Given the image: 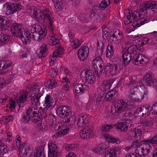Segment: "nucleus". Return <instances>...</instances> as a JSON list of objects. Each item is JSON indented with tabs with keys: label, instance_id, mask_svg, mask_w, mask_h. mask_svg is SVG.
Returning <instances> with one entry per match:
<instances>
[{
	"label": "nucleus",
	"instance_id": "obj_1",
	"mask_svg": "<svg viewBox=\"0 0 157 157\" xmlns=\"http://www.w3.org/2000/svg\"><path fill=\"white\" fill-rule=\"evenodd\" d=\"M140 12L139 13L140 17L139 20L134 21L132 24L134 27H138L142 25L147 23L149 20L147 17V11L148 9H153L152 11L157 12V2L153 1H146L140 6Z\"/></svg>",
	"mask_w": 157,
	"mask_h": 157
},
{
	"label": "nucleus",
	"instance_id": "obj_2",
	"mask_svg": "<svg viewBox=\"0 0 157 157\" xmlns=\"http://www.w3.org/2000/svg\"><path fill=\"white\" fill-rule=\"evenodd\" d=\"M114 81L113 79L104 81L102 85L101 86L102 90L104 91V93L106 94L105 98L106 101L113 100L116 98L118 95V92L116 90H112L111 91H109L110 87L113 84Z\"/></svg>",
	"mask_w": 157,
	"mask_h": 157
},
{
	"label": "nucleus",
	"instance_id": "obj_3",
	"mask_svg": "<svg viewBox=\"0 0 157 157\" xmlns=\"http://www.w3.org/2000/svg\"><path fill=\"white\" fill-rule=\"evenodd\" d=\"M128 105L123 100L119 99L114 107L111 109V112L113 114L121 113L122 115L126 117L129 115V112L128 110Z\"/></svg>",
	"mask_w": 157,
	"mask_h": 157
},
{
	"label": "nucleus",
	"instance_id": "obj_4",
	"mask_svg": "<svg viewBox=\"0 0 157 157\" xmlns=\"http://www.w3.org/2000/svg\"><path fill=\"white\" fill-rule=\"evenodd\" d=\"M39 111L33 107L29 108L27 110L25 114L23 116L22 121L24 123H27L29 120H32L34 122L40 121L39 116Z\"/></svg>",
	"mask_w": 157,
	"mask_h": 157
},
{
	"label": "nucleus",
	"instance_id": "obj_5",
	"mask_svg": "<svg viewBox=\"0 0 157 157\" xmlns=\"http://www.w3.org/2000/svg\"><path fill=\"white\" fill-rule=\"evenodd\" d=\"M34 17L38 22L41 23H43L45 20H48L49 22L48 28L50 29H52V23L54 21V19L51 15V13L48 10H44L43 14H38L34 16Z\"/></svg>",
	"mask_w": 157,
	"mask_h": 157
},
{
	"label": "nucleus",
	"instance_id": "obj_6",
	"mask_svg": "<svg viewBox=\"0 0 157 157\" xmlns=\"http://www.w3.org/2000/svg\"><path fill=\"white\" fill-rule=\"evenodd\" d=\"M102 62L101 57H96L94 59L92 64V67L94 74L99 77L101 75L104 70V64L101 63Z\"/></svg>",
	"mask_w": 157,
	"mask_h": 157
},
{
	"label": "nucleus",
	"instance_id": "obj_7",
	"mask_svg": "<svg viewBox=\"0 0 157 157\" xmlns=\"http://www.w3.org/2000/svg\"><path fill=\"white\" fill-rule=\"evenodd\" d=\"M149 61V59L145 55L140 53L133 56L132 62L135 65L142 66L145 65Z\"/></svg>",
	"mask_w": 157,
	"mask_h": 157
},
{
	"label": "nucleus",
	"instance_id": "obj_8",
	"mask_svg": "<svg viewBox=\"0 0 157 157\" xmlns=\"http://www.w3.org/2000/svg\"><path fill=\"white\" fill-rule=\"evenodd\" d=\"M84 75L85 77H84V79L86 83L92 84L95 81L96 77L92 71L87 69L82 71L80 74L81 77H83V75Z\"/></svg>",
	"mask_w": 157,
	"mask_h": 157
},
{
	"label": "nucleus",
	"instance_id": "obj_9",
	"mask_svg": "<svg viewBox=\"0 0 157 157\" xmlns=\"http://www.w3.org/2000/svg\"><path fill=\"white\" fill-rule=\"evenodd\" d=\"M19 154L21 157H30L33 154V151L27 144H21L19 147Z\"/></svg>",
	"mask_w": 157,
	"mask_h": 157
},
{
	"label": "nucleus",
	"instance_id": "obj_10",
	"mask_svg": "<svg viewBox=\"0 0 157 157\" xmlns=\"http://www.w3.org/2000/svg\"><path fill=\"white\" fill-rule=\"evenodd\" d=\"M143 83L146 86H157V80L153 77L152 73H148L143 78Z\"/></svg>",
	"mask_w": 157,
	"mask_h": 157
},
{
	"label": "nucleus",
	"instance_id": "obj_11",
	"mask_svg": "<svg viewBox=\"0 0 157 157\" xmlns=\"http://www.w3.org/2000/svg\"><path fill=\"white\" fill-rule=\"evenodd\" d=\"M36 92H32L31 94H29V99L31 101V104L32 105H36V106L40 105L39 98L43 95V93L40 91V89H38Z\"/></svg>",
	"mask_w": 157,
	"mask_h": 157
},
{
	"label": "nucleus",
	"instance_id": "obj_12",
	"mask_svg": "<svg viewBox=\"0 0 157 157\" xmlns=\"http://www.w3.org/2000/svg\"><path fill=\"white\" fill-rule=\"evenodd\" d=\"M72 113L70 108L69 106H60L58 107L56 110L57 115L62 117H65L67 116L71 115Z\"/></svg>",
	"mask_w": 157,
	"mask_h": 157
},
{
	"label": "nucleus",
	"instance_id": "obj_13",
	"mask_svg": "<svg viewBox=\"0 0 157 157\" xmlns=\"http://www.w3.org/2000/svg\"><path fill=\"white\" fill-rule=\"evenodd\" d=\"M10 30L13 35L17 37L21 36L24 29L21 24L15 23L11 25Z\"/></svg>",
	"mask_w": 157,
	"mask_h": 157
},
{
	"label": "nucleus",
	"instance_id": "obj_14",
	"mask_svg": "<svg viewBox=\"0 0 157 157\" xmlns=\"http://www.w3.org/2000/svg\"><path fill=\"white\" fill-rule=\"evenodd\" d=\"M141 142L143 143L140 145L142 149H145V150L148 149L150 150L151 149V147L149 144H157V135L152 139L144 140Z\"/></svg>",
	"mask_w": 157,
	"mask_h": 157
},
{
	"label": "nucleus",
	"instance_id": "obj_15",
	"mask_svg": "<svg viewBox=\"0 0 157 157\" xmlns=\"http://www.w3.org/2000/svg\"><path fill=\"white\" fill-rule=\"evenodd\" d=\"M89 53V48L86 46L81 47L78 50V57L81 61H84L88 57Z\"/></svg>",
	"mask_w": 157,
	"mask_h": 157
},
{
	"label": "nucleus",
	"instance_id": "obj_16",
	"mask_svg": "<svg viewBox=\"0 0 157 157\" xmlns=\"http://www.w3.org/2000/svg\"><path fill=\"white\" fill-rule=\"evenodd\" d=\"M93 134L92 129L89 127H86L82 129L80 136L82 139H88L92 136Z\"/></svg>",
	"mask_w": 157,
	"mask_h": 157
},
{
	"label": "nucleus",
	"instance_id": "obj_17",
	"mask_svg": "<svg viewBox=\"0 0 157 157\" xmlns=\"http://www.w3.org/2000/svg\"><path fill=\"white\" fill-rule=\"evenodd\" d=\"M113 69L115 73L119 72L116 65H112L110 63H107L105 66H104L103 70L104 72L103 74H105L106 75H108L113 71Z\"/></svg>",
	"mask_w": 157,
	"mask_h": 157
},
{
	"label": "nucleus",
	"instance_id": "obj_18",
	"mask_svg": "<svg viewBox=\"0 0 157 157\" xmlns=\"http://www.w3.org/2000/svg\"><path fill=\"white\" fill-rule=\"evenodd\" d=\"M11 22L7 19H5L0 16V29L2 31L8 30L11 25Z\"/></svg>",
	"mask_w": 157,
	"mask_h": 157
},
{
	"label": "nucleus",
	"instance_id": "obj_19",
	"mask_svg": "<svg viewBox=\"0 0 157 157\" xmlns=\"http://www.w3.org/2000/svg\"><path fill=\"white\" fill-rule=\"evenodd\" d=\"M56 146L54 144L50 143L48 144V155L49 157H57L58 155V150Z\"/></svg>",
	"mask_w": 157,
	"mask_h": 157
},
{
	"label": "nucleus",
	"instance_id": "obj_20",
	"mask_svg": "<svg viewBox=\"0 0 157 157\" xmlns=\"http://www.w3.org/2000/svg\"><path fill=\"white\" fill-rule=\"evenodd\" d=\"M86 115H80L78 117V122L77 123V126L81 128L84 125H85L88 123V119H87Z\"/></svg>",
	"mask_w": 157,
	"mask_h": 157
},
{
	"label": "nucleus",
	"instance_id": "obj_21",
	"mask_svg": "<svg viewBox=\"0 0 157 157\" xmlns=\"http://www.w3.org/2000/svg\"><path fill=\"white\" fill-rule=\"evenodd\" d=\"M32 38L33 40L38 41H42L46 36V32L40 34L38 33H31Z\"/></svg>",
	"mask_w": 157,
	"mask_h": 157
},
{
	"label": "nucleus",
	"instance_id": "obj_22",
	"mask_svg": "<svg viewBox=\"0 0 157 157\" xmlns=\"http://www.w3.org/2000/svg\"><path fill=\"white\" fill-rule=\"evenodd\" d=\"M121 149L118 147L114 148L112 149L108 150L106 152L105 157H116L117 154H119Z\"/></svg>",
	"mask_w": 157,
	"mask_h": 157
},
{
	"label": "nucleus",
	"instance_id": "obj_23",
	"mask_svg": "<svg viewBox=\"0 0 157 157\" xmlns=\"http://www.w3.org/2000/svg\"><path fill=\"white\" fill-rule=\"evenodd\" d=\"M30 28L31 33H38L40 34L46 32L45 29H42L41 27L38 24H35L31 26Z\"/></svg>",
	"mask_w": 157,
	"mask_h": 157
},
{
	"label": "nucleus",
	"instance_id": "obj_24",
	"mask_svg": "<svg viewBox=\"0 0 157 157\" xmlns=\"http://www.w3.org/2000/svg\"><path fill=\"white\" fill-rule=\"evenodd\" d=\"M138 88V86H135L134 87L131 89L129 91V94L128 95V97L132 101L136 102H139L141 101V99L139 98H137L135 97V92L136 91Z\"/></svg>",
	"mask_w": 157,
	"mask_h": 157
},
{
	"label": "nucleus",
	"instance_id": "obj_25",
	"mask_svg": "<svg viewBox=\"0 0 157 157\" xmlns=\"http://www.w3.org/2000/svg\"><path fill=\"white\" fill-rule=\"evenodd\" d=\"M44 104H46L45 106L52 108L54 106L56 103L54 100L51 97V95L48 94L45 97Z\"/></svg>",
	"mask_w": 157,
	"mask_h": 157
},
{
	"label": "nucleus",
	"instance_id": "obj_26",
	"mask_svg": "<svg viewBox=\"0 0 157 157\" xmlns=\"http://www.w3.org/2000/svg\"><path fill=\"white\" fill-rule=\"evenodd\" d=\"M12 6V3H6L4 4L3 7V11L5 13L6 15L14 13Z\"/></svg>",
	"mask_w": 157,
	"mask_h": 157
},
{
	"label": "nucleus",
	"instance_id": "obj_27",
	"mask_svg": "<svg viewBox=\"0 0 157 157\" xmlns=\"http://www.w3.org/2000/svg\"><path fill=\"white\" fill-rule=\"evenodd\" d=\"M122 59L124 66L127 65L130 62L132 56L127 52H124V49L122 50Z\"/></svg>",
	"mask_w": 157,
	"mask_h": 157
},
{
	"label": "nucleus",
	"instance_id": "obj_28",
	"mask_svg": "<svg viewBox=\"0 0 157 157\" xmlns=\"http://www.w3.org/2000/svg\"><path fill=\"white\" fill-rule=\"evenodd\" d=\"M49 107L43 105V108L40 107L39 108V116L40 117V121L42 117L46 118L48 116L47 109L49 108Z\"/></svg>",
	"mask_w": 157,
	"mask_h": 157
},
{
	"label": "nucleus",
	"instance_id": "obj_29",
	"mask_svg": "<svg viewBox=\"0 0 157 157\" xmlns=\"http://www.w3.org/2000/svg\"><path fill=\"white\" fill-rule=\"evenodd\" d=\"M12 63L9 60H5L3 58L0 60V70H3L9 68Z\"/></svg>",
	"mask_w": 157,
	"mask_h": 157
},
{
	"label": "nucleus",
	"instance_id": "obj_30",
	"mask_svg": "<svg viewBox=\"0 0 157 157\" xmlns=\"http://www.w3.org/2000/svg\"><path fill=\"white\" fill-rule=\"evenodd\" d=\"M64 49L62 48H59L57 50L54 52L52 55V58H51L52 60L54 61L56 59L57 57H62V55L63 54Z\"/></svg>",
	"mask_w": 157,
	"mask_h": 157
},
{
	"label": "nucleus",
	"instance_id": "obj_31",
	"mask_svg": "<svg viewBox=\"0 0 157 157\" xmlns=\"http://www.w3.org/2000/svg\"><path fill=\"white\" fill-rule=\"evenodd\" d=\"M128 126L123 122H118L114 125L115 128L121 132L126 131L128 129Z\"/></svg>",
	"mask_w": 157,
	"mask_h": 157
},
{
	"label": "nucleus",
	"instance_id": "obj_32",
	"mask_svg": "<svg viewBox=\"0 0 157 157\" xmlns=\"http://www.w3.org/2000/svg\"><path fill=\"white\" fill-rule=\"evenodd\" d=\"M140 49L137 48V46L133 45L129 46L128 49H124V52H127L131 55V54H135L137 52H139Z\"/></svg>",
	"mask_w": 157,
	"mask_h": 157
},
{
	"label": "nucleus",
	"instance_id": "obj_33",
	"mask_svg": "<svg viewBox=\"0 0 157 157\" xmlns=\"http://www.w3.org/2000/svg\"><path fill=\"white\" fill-rule=\"evenodd\" d=\"M48 54L47 47L44 45L40 47V53L38 54L37 56L39 57H44Z\"/></svg>",
	"mask_w": 157,
	"mask_h": 157
},
{
	"label": "nucleus",
	"instance_id": "obj_34",
	"mask_svg": "<svg viewBox=\"0 0 157 157\" xmlns=\"http://www.w3.org/2000/svg\"><path fill=\"white\" fill-rule=\"evenodd\" d=\"M45 87L50 89H52L55 87L57 85V82L56 81L53 80H50L44 83Z\"/></svg>",
	"mask_w": 157,
	"mask_h": 157
},
{
	"label": "nucleus",
	"instance_id": "obj_35",
	"mask_svg": "<svg viewBox=\"0 0 157 157\" xmlns=\"http://www.w3.org/2000/svg\"><path fill=\"white\" fill-rule=\"evenodd\" d=\"M150 108L149 105H146L143 106L141 107V117H146L148 116L150 113L151 111H149V108Z\"/></svg>",
	"mask_w": 157,
	"mask_h": 157
},
{
	"label": "nucleus",
	"instance_id": "obj_36",
	"mask_svg": "<svg viewBox=\"0 0 157 157\" xmlns=\"http://www.w3.org/2000/svg\"><path fill=\"white\" fill-rule=\"evenodd\" d=\"M62 0H52L55 6V8L60 11L64 9V5L62 3Z\"/></svg>",
	"mask_w": 157,
	"mask_h": 157
},
{
	"label": "nucleus",
	"instance_id": "obj_37",
	"mask_svg": "<svg viewBox=\"0 0 157 157\" xmlns=\"http://www.w3.org/2000/svg\"><path fill=\"white\" fill-rule=\"evenodd\" d=\"M113 47L112 45L109 44L107 48L106 56L108 58H110L114 54Z\"/></svg>",
	"mask_w": 157,
	"mask_h": 157
},
{
	"label": "nucleus",
	"instance_id": "obj_38",
	"mask_svg": "<svg viewBox=\"0 0 157 157\" xmlns=\"http://www.w3.org/2000/svg\"><path fill=\"white\" fill-rule=\"evenodd\" d=\"M66 119H65V121L69 124H73L75 123V117L72 115V113L71 115L67 116L66 117Z\"/></svg>",
	"mask_w": 157,
	"mask_h": 157
},
{
	"label": "nucleus",
	"instance_id": "obj_39",
	"mask_svg": "<svg viewBox=\"0 0 157 157\" xmlns=\"http://www.w3.org/2000/svg\"><path fill=\"white\" fill-rule=\"evenodd\" d=\"M69 128H66L63 129V130H61L54 135L55 138L59 137V136H61L66 135L68 132Z\"/></svg>",
	"mask_w": 157,
	"mask_h": 157
},
{
	"label": "nucleus",
	"instance_id": "obj_40",
	"mask_svg": "<svg viewBox=\"0 0 157 157\" xmlns=\"http://www.w3.org/2000/svg\"><path fill=\"white\" fill-rule=\"evenodd\" d=\"M110 0H102L98 7L101 10L104 9L110 5Z\"/></svg>",
	"mask_w": 157,
	"mask_h": 157
},
{
	"label": "nucleus",
	"instance_id": "obj_41",
	"mask_svg": "<svg viewBox=\"0 0 157 157\" xmlns=\"http://www.w3.org/2000/svg\"><path fill=\"white\" fill-rule=\"evenodd\" d=\"M141 124L143 126L147 127L152 126L153 122L151 119H146L142 121Z\"/></svg>",
	"mask_w": 157,
	"mask_h": 157
},
{
	"label": "nucleus",
	"instance_id": "obj_42",
	"mask_svg": "<svg viewBox=\"0 0 157 157\" xmlns=\"http://www.w3.org/2000/svg\"><path fill=\"white\" fill-rule=\"evenodd\" d=\"M107 28L106 27H105L102 28V37L103 39L105 40H108L111 35L110 33L107 31Z\"/></svg>",
	"mask_w": 157,
	"mask_h": 157
},
{
	"label": "nucleus",
	"instance_id": "obj_43",
	"mask_svg": "<svg viewBox=\"0 0 157 157\" xmlns=\"http://www.w3.org/2000/svg\"><path fill=\"white\" fill-rule=\"evenodd\" d=\"M139 89H141L142 90V91L143 92V96L140 99L142 100L144 98L147 97V95L148 92V90L147 89L142 85H139L138 86Z\"/></svg>",
	"mask_w": 157,
	"mask_h": 157
},
{
	"label": "nucleus",
	"instance_id": "obj_44",
	"mask_svg": "<svg viewBox=\"0 0 157 157\" xmlns=\"http://www.w3.org/2000/svg\"><path fill=\"white\" fill-rule=\"evenodd\" d=\"M106 139L108 140V141H109L111 143H116L118 144L120 143L121 142L120 140L117 138L111 137L109 136H106Z\"/></svg>",
	"mask_w": 157,
	"mask_h": 157
},
{
	"label": "nucleus",
	"instance_id": "obj_45",
	"mask_svg": "<svg viewBox=\"0 0 157 157\" xmlns=\"http://www.w3.org/2000/svg\"><path fill=\"white\" fill-rule=\"evenodd\" d=\"M43 148L42 147H39L36 149L34 152V157H41L42 155Z\"/></svg>",
	"mask_w": 157,
	"mask_h": 157
},
{
	"label": "nucleus",
	"instance_id": "obj_46",
	"mask_svg": "<svg viewBox=\"0 0 157 157\" xmlns=\"http://www.w3.org/2000/svg\"><path fill=\"white\" fill-rule=\"evenodd\" d=\"M8 152V149L6 146L2 143L0 141V155H3Z\"/></svg>",
	"mask_w": 157,
	"mask_h": 157
},
{
	"label": "nucleus",
	"instance_id": "obj_47",
	"mask_svg": "<svg viewBox=\"0 0 157 157\" xmlns=\"http://www.w3.org/2000/svg\"><path fill=\"white\" fill-rule=\"evenodd\" d=\"M9 38V36L6 34H1L0 35V42L4 43L5 41H8Z\"/></svg>",
	"mask_w": 157,
	"mask_h": 157
},
{
	"label": "nucleus",
	"instance_id": "obj_48",
	"mask_svg": "<svg viewBox=\"0 0 157 157\" xmlns=\"http://www.w3.org/2000/svg\"><path fill=\"white\" fill-rule=\"evenodd\" d=\"M97 10H92L91 11L89 16V19L90 20L92 19L93 17H96L97 19L99 18V14L97 13Z\"/></svg>",
	"mask_w": 157,
	"mask_h": 157
},
{
	"label": "nucleus",
	"instance_id": "obj_49",
	"mask_svg": "<svg viewBox=\"0 0 157 157\" xmlns=\"http://www.w3.org/2000/svg\"><path fill=\"white\" fill-rule=\"evenodd\" d=\"M28 93H26L25 94H23L19 98V100L18 101H21V102H23L24 101L27 100H29V96Z\"/></svg>",
	"mask_w": 157,
	"mask_h": 157
},
{
	"label": "nucleus",
	"instance_id": "obj_50",
	"mask_svg": "<svg viewBox=\"0 0 157 157\" xmlns=\"http://www.w3.org/2000/svg\"><path fill=\"white\" fill-rule=\"evenodd\" d=\"M137 17L135 14L134 13L132 12L131 13H130L129 15L127 17V19L129 21V23H130L132 21H134L136 20Z\"/></svg>",
	"mask_w": 157,
	"mask_h": 157
},
{
	"label": "nucleus",
	"instance_id": "obj_51",
	"mask_svg": "<svg viewBox=\"0 0 157 157\" xmlns=\"http://www.w3.org/2000/svg\"><path fill=\"white\" fill-rule=\"evenodd\" d=\"M14 13L21 10L22 7L21 5L17 3H12Z\"/></svg>",
	"mask_w": 157,
	"mask_h": 157
},
{
	"label": "nucleus",
	"instance_id": "obj_52",
	"mask_svg": "<svg viewBox=\"0 0 157 157\" xmlns=\"http://www.w3.org/2000/svg\"><path fill=\"white\" fill-rule=\"evenodd\" d=\"M31 38V35H29L28 36L22 37V38H21V39L24 44H26L30 43Z\"/></svg>",
	"mask_w": 157,
	"mask_h": 157
},
{
	"label": "nucleus",
	"instance_id": "obj_53",
	"mask_svg": "<svg viewBox=\"0 0 157 157\" xmlns=\"http://www.w3.org/2000/svg\"><path fill=\"white\" fill-rule=\"evenodd\" d=\"M113 126L112 125L109 124L104 125L101 128V129L103 132H107Z\"/></svg>",
	"mask_w": 157,
	"mask_h": 157
},
{
	"label": "nucleus",
	"instance_id": "obj_54",
	"mask_svg": "<svg viewBox=\"0 0 157 157\" xmlns=\"http://www.w3.org/2000/svg\"><path fill=\"white\" fill-rule=\"evenodd\" d=\"M81 86H82V84L80 83L75 85L74 86L75 92L77 94H79L82 92Z\"/></svg>",
	"mask_w": 157,
	"mask_h": 157
},
{
	"label": "nucleus",
	"instance_id": "obj_55",
	"mask_svg": "<svg viewBox=\"0 0 157 157\" xmlns=\"http://www.w3.org/2000/svg\"><path fill=\"white\" fill-rule=\"evenodd\" d=\"M150 110L153 115H157V101L151 108Z\"/></svg>",
	"mask_w": 157,
	"mask_h": 157
},
{
	"label": "nucleus",
	"instance_id": "obj_56",
	"mask_svg": "<svg viewBox=\"0 0 157 157\" xmlns=\"http://www.w3.org/2000/svg\"><path fill=\"white\" fill-rule=\"evenodd\" d=\"M135 138L137 139L140 140L141 138L142 132L140 129H135Z\"/></svg>",
	"mask_w": 157,
	"mask_h": 157
},
{
	"label": "nucleus",
	"instance_id": "obj_57",
	"mask_svg": "<svg viewBox=\"0 0 157 157\" xmlns=\"http://www.w3.org/2000/svg\"><path fill=\"white\" fill-rule=\"evenodd\" d=\"M104 98L103 96L101 95L98 96L96 99V104L99 105L101 104L104 101Z\"/></svg>",
	"mask_w": 157,
	"mask_h": 157
},
{
	"label": "nucleus",
	"instance_id": "obj_58",
	"mask_svg": "<svg viewBox=\"0 0 157 157\" xmlns=\"http://www.w3.org/2000/svg\"><path fill=\"white\" fill-rule=\"evenodd\" d=\"M135 152L136 154L140 156H144L142 148L141 147H138L135 150Z\"/></svg>",
	"mask_w": 157,
	"mask_h": 157
},
{
	"label": "nucleus",
	"instance_id": "obj_59",
	"mask_svg": "<svg viewBox=\"0 0 157 157\" xmlns=\"http://www.w3.org/2000/svg\"><path fill=\"white\" fill-rule=\"evenodd\" d=\"M6 85L5 80L3 78L0 77V89L4 87Z\"/></svg>",
	"mask_w": 157,
	"mask_h": 157
},
{
	"label": "nucleus",
	"instance_id": "obj_60",
	"mask_svg": "<svg viewBox=\"0 0 157 157\" xmlns=\"http://www.w3.org/2000/svg\"><path fill=\"white\" fill-rule=\"evenodd\" d=\"M36 8L34 6L29 7L27 10V12L29 14H33L34 16Z\"/></svg>",
	"mask_w": 157,
	"mask_h": 157
},
{
	"label": "nucleus",
	"instance_id": "obj_61",
	"mask_svg": "<svg viewBox=\"0 0 157 157\" xmlns=\"http://www.w3.org/2000/svg\"><path fill=\"white\" fill-rule=\"evenodd\" d=\"M79 18L84 23L89 20V19L86 17V15L85 14L81 15L80 16Z\"/></svg>",
	"mask_w": 157,
	"mask_h": 157
},
{
	"label": "nucleus",
	"instance_id": "obj_62",
	"mask_svg": "<svg viewBox=\"0 0 157 157\" xmlns=\"http://www.w3.org/2000/svg\"><path fill=\"white\" fill-rule=\"evenodd\" d=\"M113 34L114 35V36L117 37L118 36H120L122 33L119 30L117 29H114L113 31Z\"/></svg>",
	"mask_w": 157,
	"mask_h": 157
},
{
	"label": "nucleus",
	"instance_id": "obj_63",
	"mask_svg": "<svg viewBox=\"0 0 157 157\" xmlns=\"http://www.w3.org/2000/svg\"><path fill=\"white\" fill-rule=\"evenodd\" d=\"M99 147L101 149V152H104L108 148V146L105 144H99Z\"/></svg>",
	"mask_w": 157,
	"mask_h": 157
},
{
	"label": "nucleus",
	"instance_id": "obj_64",
	"mask_svg": "<svg viewBox=\"0 0 157 157\" xmlns=\"http://www.w3.org/2000/svg\"><path fill=\"white\" fill-rule=\"evenodd\" d=\"M126 125H128V127L130 128L132 124L131 123V121L130 119H127L125 118L124 119V122H123Z\"/></svg>",
	"mask_w": 157,
	"mask_h": 157
}]
</instances>
